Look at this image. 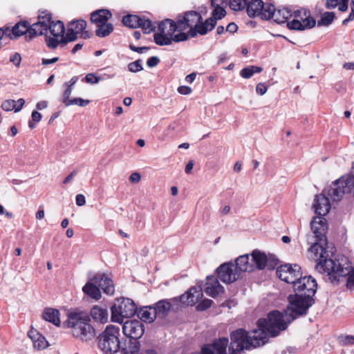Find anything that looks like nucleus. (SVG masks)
Masks as SVG:
<instances>
[{
  "label": "nucleus",
  "instance_id": "nucleus-1",
  "mask_svg": "<svg viewBox=\"0 0 354 354\" xmlns=\"http://www.w3.org/2000/svg\"><path fill=\"white\" fill-rule=\"evenodd\" d=\"M215 27L214 19H207L204 22L201 15L194 10L179 14L176 21L167 19L158 26L160 32L153 35L154 41L159 46H167L205 35Z\"/></svg>",
  "mask_w": 354,
  "mask_h": 354
},
{
  "label": "nucleus",
  "instance_id": "nucleus-2",
  "mask_svg": "<svg viewBox=\"0 0 354 354\" xmlns=\"http://www.w3.org/2000/svg\"><path fill=\"white\" fill-rule=\"evenodd\" d=\"M266 342L267 334L262 328L250 332L239 328L230 333V344L228 338H218L212 344L205 345L201 349V354H227L228 345L230 354H240L244 350L256 348Z\"/></svg>",
  "mask_w": 354,
  "mask_h": 354
},
{
  "label": "nucleus",
  "instance_id": "nucleus-3",
  "mask_svg": "<svg viewBox=\"0 0 354 354\" xmlns=\"http://www.w3.org/2000/svg\"><path fill=\"white\" fill-rule=\"evenodd\" d=\"M310 251L317 261L315 268L319 273L328 276L333 284L338 283L341 279L346 277V288L354 290V269L346 257L342 255L335 259L328 258V252L317 243L311 245Z\"/></svg>",
  "mask_w": 354,
  "mask_h": 354
},
{
  "label": "nucleus",
  "instance_id": "nucleus-4",
  "mask_svg": "<svg viewBox=\"0 0 354 354\" xmlns=\"http://www.w3.org/2000/svg\"><path fill=\"white\" fill-rule=\"evenodd\" d=\"M66 324L71 328L73 337L82 341H89L95 335V328L91 324V318L86 312H70Z\"/></svg>",
  "mask_w": 354,
  "mask_h": 354
},
{
  "label": "nucleus",
  "instance_id": "nucleus-5",
  "mask_svg": "<svg viewBox=\"0 0 354 354\" xmlns=\"http://www.w3.org/2000/svg\"><path fill=\"white\" fill-rule=\"evenodd\" d=\"M290 317L288 312L284 313L277 310H274L268 315L267 319H260L258 320V328H262L266 334L268 333L271 336L275 337L278 335L280 331L285 330L288 326V319Z\"/></svg>",
  "mask_w": 354,
  "mask_h": 354
},
{
  "label": "nucleus",
  "instance_id": "nucleus-6",
  "mask_svg": "<svg viewBox=\"0 0 354 354\" xmlns=\"http://www.w3.org/2000/svg\"><path fill=\"white\" fill-rule=\"evenodd\" d=\"M38 19L39 21L33 24V27L30 32V35H42L49 30L53 37H64L65 28L62 21H57L55 22L51 21V16L49 14H46L44 16L39 15Z\"/></svg>",
  "mask_w": 354,
  "mask_h": 354
},
{
  "label": "nucleus",
  "instance_id": "nucleus-7",
  "mask_svg": "<svg viewBox=\"0 0 354 354\" xmlns=\"http://www.w3.org/2000/svg\"><path fill=\"white\" fill-rule=\"evenodd\" d=\"M120 329L113 325L107 326L98 337V347L105 354H114L120 349Z\"/></svg>",
  "mask_w": 354,
  "mask_h": 354
},
{
  "label": "nucleus",
  "instance_id": "nucleus-8",
  "mask_svg": "<svg viewBox=\"0 0 354 354\" xmlns=\"http://www.w3.org/2000/svg\"><path fill=\"white\" fill-rule=\"evenodd\" d=\"M327 194L333 201H339L346 194L354 196V174L344 175L335 180Z\"/></svg>",
  "mask_w": 354,
  "mask_h": 354
},
{
  "label": "nucleus",
  "instance_id": "nucleus-9",
  "mask_svg": "<svg viewBox=\"0 0 354 354\" xmlns=\"http://www.w3.org/2000/svg\"><path fill=\"white\" fill-rule=\"evenodd\" d=\"M111 319L113 322L122 324L124 318L133 316L137 312L135 302L129 298L117 299L111 308Z\"/></svg>",
  "mask_w": 354,
  "mask_h": 354
},
{
  "label": "nucleus",
  "instance_id": "nucleus-10",
  "mask_svg": "<svg viewBox=\"0 0 354 354\" xmlns=\"http://www.w3.org/2000/svg\"><path fill=\"white\" fill-rule=\"evenodd\" d=\"M288 305L287 310L290 313L288 314L290 322L295 319L298 316L304 315L307 313L308 310L314 303V298L303 297V295H290L288 297Z\"/></svg>",
  "mask_w": 354,
  "mask_h": 354
},
{
  "label": "nucleus",
  "instance_id": "nucleus-11",
  "mask_svg": "<svg viewBox=\"0 0 354 354\" xmlns=\"http://www.w3.org/2000/svg\"><path fill=\"white\" fill-rule=\"evenodd\" d=\"M292 15L295 19L288 22L289 29L295 30H304L315 27V20L310 17V12L306 9L297 10Z\"/></svg>",
  "mask_w": 354,
  "mask_h": 354
},
{
  "label": "nucleus",
  "instance_id": "nucleus-12",
  "mask_svg": "<svg viewBox=\"0 0 354 354\" xmlns=\"http://www.w3.org/2000/svg\"><path fill=\"white\" fill-rule=\"evenodd\" d=\"M292 288L296 295H303V297L313 298L317 291V284L311 276L302 277L301 273L299 279L292 283Z\"/></svg>",
  "mask_w": 354,
  "mask_h": 354
},
{
  "label": "nucleus",
  "instance_id": "nucleus-13",
  "mask_svg": "<svg viewBox=\"0 0 354 354\" xmlns=\"http://www.w3.org/2000/svg\"><path fill=\"white\" fill-rule=\"evenodd\" d=\"M277 277L288 283L292 284L295 280L300 277L301 268L297 264H285L277 268L276 271Z\"/></svg>",
  "mask_w": 354,
  "mask_h": 354
},
{
  "label": "nucleus",
  "instance_id": "nucleus-14",
  "mask_svg": "<svg viewBox=\"0 0 354 354\" xmlns=\"http://www.w3.org/2000/svg\"><path fill=\"white\" fill-rule=\"evenodd\" d=\"M218 278L225 283H232L239 278L238 271L232 261L221 264L217 269Z\"/></svg>",
  "mask_w": 354,
  "mask_h": 354
},
{
  "label": "nucleus",
  "instance_id": "nucleus-15",
  "mask_svg": "<svg viewBox=\"0 0 354 354\" xmlns=\"http://www.w3.org/2000/svg\"><path fill=\"white\" fill-rule=\"evenodd\" d=\"M267 10L265 11L263 17L266 20L272 19L279 24H288V19L292 16V11L288 8L275 10L272 4L267 5Z\"/></svg>",
  "mask_w": 354,
  "mask_h": 354
},
{
  "label": "nucleus",
  "instance_id": "nucleus-16",
  "mask_svg": "<svg viewBox=\"0 0 354 354\" xmlns=\"http://www.w3.org/2000/svg\"><path fill=\"white\" fill-rule=\"evenodd\" d=\"M122 331L128 338L140 339L145 331L144 325L137 319L127 320L124 322Z\"/></svg>",
  "mask_w": 354,
  "mask_h": 354
},
{
  "label": "nucleus",
  "instance_id": "nucleus-17",
  "mask_svg": "<svg viewBox=\"0 0 354 354\" xmlns=\"http://www.w3.org/2000/svg\"><path fill=\"white\" fill-rule=\"evenodd\" d=\"M86 27V22L83 19L71 21L68 24L66 36L61 38V42L66 44L75 41L78 34L84 30Z\"/></svg>",
  "mask_w": 354,
  "mask_h": 354
},
{
  "label": "nucleus",
  "instance_id": "nucleus-18",
  "mask_svg": "<svg viewBox=\"0 0 354 354\" xmlns=\"http://www.w3.org/2000/svg\"><path fill=\"white\" fill-rule=\"evenodd\" d=\"M33 27V24L30 26L28 21H20L17 23L12 28H7V32L9 35L10 39L17 38L21 35H25L26 40H31L37 35H30V32Z\"/></svg>",
  "mask_w": 354,
  "mask_h": 354
},
{
  "label": "nucleus",
  "instance_id": "nucleus-19",
  "mask_svg": "<svg viewBox=\"0 0 354 354\" xmlns=\"http://www.w3.org/2000/svg\"><path fill=\"white\" fill-rule=\"evenodd\" d=\"M91 280L95 284L98 285L105 294L108 295H113L115 287L112 279L107 274L98 272Z\"/></svg>",
  "mask_w": 354,
  "mask_h": 354
},
{
  "label": "nucleus",
  "instance_id": "nucleus-20",
  "mask_svg": "<svg viewBox=\"0 0 354 354\" xmlns=\"http://www.w3.org/2000/svg\"><path fill=\"white\" fill-rule=\"evenodd\" d=\"M203 296V293L201 286H193L185 294L182 295L179 297V300L183 304L194 306L202 299Z\"/></svg>",
  "mask_w": 354,
  "mask_h": 354
},
{
  "label": "nucleus",
  "instance_id": "nucleus-21",
  "mask_svg": "<svg viewBox=\"0 0 354 354\" xmlns=\"http://www.w3.org/2000/svg\"><path fill=\"white\" fill-rule=\"evenodd\" d=\"M267 5L261 0H251L247 3V13L250 17H259L262 19H265L263 15L267 10Z\"/></svg>",
  "mask_w": 354,
  "mask_h": 354
},
{
  "label": "nucleus",
  "instance_id": "nucleus-22",
  "mask_svg": "<svg viewBox=\"0 0 354 354\" xmlns=\"http://www.w3.org/2000/svg\"><path fill=\"white\" fill-rule=\"evenodd\" d=\"M310 226L316 238L319 241H322L325 238L327 232L326 219L321 217V216H317L311 221Z\"/></svg>",
  "mask_w": 354,
  "mask_h": 354
},
{
  "label": "nucleus",
  "instance_id": "nucleus-23",
  "mask_svg": "<svg viewBox=\"0 0 354 354\" xmlns=\"http://www.w3.org/2000/svg\"><path fill=\"white\" fill-rule=\"evenodd\" d=\"M205 292L212 297H215L224 292L223 287L219 283L218 279L214 276H208L206 278Z\"/></svg>",
  "mask_w": 354,
  "mask_h": 354
},
{
  "label": "nucleus",
  "instance_id": "nucleus-24",
  "mask_svg": "<svg viewBox=\"0 0 354 354\" xmlns=\"http://www.w3.org/2000/svg\"><path fill=\"white\" fill-rule=\"evenodd\" d=\"M313 207L318 216H324L330 209L329 198L323 194L317 195Z\"/></svg>",
  "mask_w": 354,
  "mask_h": 354
},
{
  "label": "nucleus",
  "instance_id": "nucleus-25",
  "mask_svg": "<svg viewBox=\"0 0 354 354\" xmlns=\"http://www.w3.org/2000/svg\"><path fill=\"white\" fill-rule=\"evenodd\" d=\"M239 276L242 272H250L254 270V266L251 261L249 254L239 256L234 263Z\"/></svg>",
  "mask_w": 354,
  "mask_h": 354
},
{
  "label": "nucleus",
  "instance_id": "nucleus-26",
  "mask_svg": "<svg viewBox=\"0 0 354 354\" xmlns=\"http://www.w3.org/2000/svg\"><path fill=\"white\" fill-rule=\"evenodd\" d=\"M109 310L107 308L95 305L92 307L90 311L89 317L95 322L105 324L109 320Z\"/></svg>",
  "mask_w": 354,
  "mask_h": 354
},
{
  "label": "nucleus",
  "instance_id": "nucleus-27",
  "mask_svg": "<svg viewBox=\"0 0 354 354\" xmlns=\"http://www.w3.org/2000/svg\"><path fill=\"white\" fill-rule=\"evenodd\" d=\"M28 335L32 340L35 348L43 350L48 346V341L37 330L31 329Z\"/></svg>",
  "mask_w": 354,
  "mask_h": 354
},
{
  "label": "nucleus",
  "instance_id": "nucleus-28",
  "mask_svg": "<svg viewBox=\"0 0 354 354\" xmlns=\"http://www.w3.org/2000/svg\"><path fill=\"white\" fill-rule=\"evenodd\" d=\"M112 15L108 10H99L93 12L91 15L92 23L99 26L100 24H108L107 21L111 17Z\"/></svg>",
  "mask_w": 354,
  "mask_h": 354
},
{
  "label": "nucleus",
  "instance_id": "nucleus-29",
  "mask_svg": "<svg viewBox=\"0 0 354 354\" xmlns=\"http://www.w3.org/2000/svg\"><path fill=\"white\" fill-rule=\"evenodd\" d=\"M155 312L153 306H149L142 307L139 310H137L136 313L141 321L151 323L157 317Z\"/></svg>",
  "mask_w": 354,
  "mask_h": 354
},
{
  "label": "nucleus",
  "instance_id": "nucleus-30",
  "mask_svg": "<svg viewBox=\"0 0 354 354\" xmlns=\"http://www.w3.org/2000/svg\"><path fill=\"white\" fill-rule=\"evenodd\" d=\"M251 261L254 266V269L263 270L267 263V257L264 253L255 250L251 254Z\"/></svg>",
  "mask_w": 354,
  "mask_h": 354
},
{
  "label": "nucleus",
  "instance_id": "nucleus-31",
  "mask_svg": "<svg viewBox=\"0 0 354 354\" xmlns=\"http://www.w3.org/2000/svg\"><path fill=\"white\" fill-rule=\"evenodd\" d=\"M171 308V304L168 299H162L158 301L155 306L153 309L155 310L156 316L160 318L165 317L170 311Z\"/></svg>",
  "mask_w": 354,
  "mask_h": 354
},
{
  "label": "nucleus",
  "instance_id": "nucleus-32",
  "mask_svg": "<svg viewBox=\"0 0 354 354\" xmlns=\"http://www.w3.org/2000/svg\"><path fill=\"white\" fill-rule=\"evenodd\" d=\"M59 315V310L48 308L44 310L42 317L46 321L51 322L55 326H59L60 325V319Z\"/></svg>",
  "mask_w": 354,
  "mask_h": 354
},
{
  "label": "nucleus",
  "instance_id": "nucleus-33",
  "mask_svg": "<svg viewBox=\"0 0 354 354\" xmlns=\"http://www.w3.org/2000/svg\"><path fill=\"white\" fill-rule=\"evenodd\" d=\"M82 290L92 299L98 300L101 298L100 290L94 283L87 282L82 288Z\"/></svg>",
  "mask_w": 354,
  "mask_h": 354
},
{
  "label": "nucleus",
  "instance_id": "nucleus-34",
  "mask_svg": "<svg viewBox=\"0 0 354 354\" xmlns=\"http://www.w3.org/2000/svg\"><path fill=\"white\" fill-rule=\"evenodd\" d=\"M140 21H142V18L133 15H129L122 18V24L131 28H138Z\"/></svg>",
  "mask_w": 354,
  "mask_h": 354
},
{
  "label": "nucleus",
  "instance_id": "nucleus-35",
  "mask_svg": "<svg viewBox=\"0 0 354 354\" xmlns=\"http://www.w3.org/2000/svg\"><path fill=\"white\" fill-rule=\"evenodd\" d=\"M123 354H138L140 351V342L138 339L129 338V342L122 349Z\"/></svg>",
  "mask_w": 354,
  "mask_h": 354
},
{
  "label": "nucleus",
  "instance_id": "nucleus-36",
  "mask_svg": "<svg viewBox=\"0 0 354 354\" xmlns=\"http://www.w3.org/2000/svg\"><path fill=\"white\" fill-rule=\"evenodd\" d=\"M113 30V26L110 23L100 24V26L96 28L95 34L100 37H105L111 33Z\"/></svg>",
  "mask_w": 354,
  "mask_h": 354
},
{
  "label": "nucleus",
  "instance_id": "nucleus-37",
  "mask_svg": "<svg viewBox=\"0 0 354 354\" xmlns=\"http://www.w3.org/2000/svg\"><path fill=\"white\" fill-rule=\"evenodd\" d=\"M263 71V68L257 66H250L245 68H243L241 72L240 75L242 77L245 79L250 78L254 73H261Z\"/></svg>",
  "mask_w": 354,
  "mask_h": 354
},
{
  "label": "nucleus",
  "instance_id": "nucleus-38",
  "mask_svg": "<svg viewBox=\"0 0 354 354\" xmlns=\"http://www.w3.org/2000/svg\"><path fill=\"white\" fill-rule=\"evenodd\" d=\"M335 17V14L330 12H324L321 17V19L318 21V26H328L332 23Z\"/></svg>",
  "mask_w": 354,
  "mask_h": 354
},
{
  "label": "nucleus",
  "instance_id": "nucleus-39",
  "mask_svg": "<svg viewBox=\"0 0 354 354\" xmlns=\"http://www.w3.org/2000/svg\"><path fill=\"white\" fill-rule=\"evenodd\" d=\"M247 0H230L229 2L230 8L235 11H241L245 7L247 8Z\"/></svg>",
  "mask_w": 354,
  "mask_h": 354
},
{
  "label": "nucleus",
  "instance_id": "nucleus-40",
  "mask_svg": "<svg viewBox=\"0 0 354 354\" xmlns=\"http://www.w3.org/2000/svg\"><path fill=\"white\" fill-rule=\"evenodd\" d=\"M140 24L139 27L141 28L142 31L146 34L150 33L155 30V26L149 19L142 18V21H140Z\"/></svg>",
  "mask_w": 354,
  "mask_h": 354
},
{
  "label": "nucleus",
  "instance_id": "nucleus-41",
  "mask_svg": "<svg viewBox=\"0 0 354 354\" xmlns=\"http://www.w3.org/2000/svg\"><path fill=\"white\" fill-rule=\"evenodd\" d=\"M214 9L212 12V17H209V19H214L215 26L216 25V20L221 19L224 17L226 15V12L224 9V6H218L214 7Z\"/></svg>",
  "mask_w": 354,
  "mask_h": 354
},
{
  "label": "nucleus",
  "instance_id": "nucleus-42",
  "mask_svg": "<svg viewBox=\"0 0 354 354\" xmlns=\"http://www.w3.org/2000/svg\"><path fill=\"white\" fill-rule=\"evenodd\" d=\"M58 38L59 37H51L50 36H46V42L47 46L52 49H55L57 47L59 44H65L64 43L61 42V39L59 40Z\"/></svg>",
  "mask_w": 354,
  "mask_h": 354
},
{
  "label": "nucleus",
  "instance_id": "nucleus-43",
  "mask_svg": "<svg viewBox=\"0 0 354 354\" xmlns=\"http://www.w3.org/2000/svg\"><path fill=\"white\" fill-rule=\"evenodd\" d=\"M129 71L136 73L143 69L142 66V61L138 59L135 62H131L128 65Z\"/></svg>",
  "mask_w": 354,
  "mask_h": 354
},
{
  "label": "nucleus",
  "instance_id": "nucleus-44",
  "mask_svg": "<svg viewBox=\"0 0 354 354\" xmlns=\"http://www.w3.org/2000/svg\"><path fill=\"white\" fill-rule=\"evenodd\" d=\"M16 105L17 102L15 100H7L2 103L1 108L6 111H10L15 110Z\"/></svg>",
  "mask_w": 354,
  "mask_h": 354
},
{
  "label": "nucleus",
  "instance_id": "nucleus-45",
  "mask_svg": "<svg viewBox=\"0 0 354 354\" xmlns=\"http://www.w3.org/2000/svg\"><path fill=\"white\" fill-rule=\"evenodd\" d=\"M73 88L68 86H66V88L63 93L62 102L65 104V106H69V102L71 100L69 99L70 95H71Z\"/></svg>",
  "mask_w": 354,
  "mask_h": 354
},
{
  "label": "nucleus",
  "instance_id": "nucleus-46",
  "mask_svg": "<svg viewBox=\"0 0 354 354\" xmlns=\"http://www.w3.org/2000/svg\"><path fill=\"white\" fill-rule=\"evenodd\" d=\"M90 101L88 100H84L80 97H75L73 99H71V100L69 102V106L71 105H78L80 106H86L89 104Z\"/></svg>",
  "mask_w": 354,
  "mask_h": 354
},
{
  "label": "nucleus",
  "instance_id": "nucleus-47",
  "mask_svg": "<svg viewBox=\"0 0 354 354\" xmlns=\"http://www.w3.org/2000/svg\"><path fill=\"white\" fill-rule=\"evenodd\" d=\"M212 303V300L209 299H204L198 304L196 309L201 311L205 310L211 307Z\"/></svg>",
  "mask_w": 354,
  "mask_h": 354
},
{
  "label": "nucleus",
  "instance_id": "nucleus-48",
  "mask_svg": "<svg viewBox=\"0 0 354 354\" xmlns=\"http://www.w3.org/2000/svg\"><path fill=\"white\" fill-rule=\"evenodd\" d=\"M340 343L343 346H348L354 344V336L353 335H346L344 337H342L340 338Z\"/></svg>",
  "mask_w": 354,
  "mask_h": 354
},
{
  "label": "nucleus",
  "instance_id": "nucleus-49",
  "mask_svg": "<svg viewBox=\"0 0 354 354\" xmlns=\"http://www.w3.org/2000/svg\"><path fill=\"white\" fill-rule=\"evenodd\" d=\"M10 61L15 64L16 66H19L20 65L21 57L19 53H15L12 55L10 57Z\"/></svg>",
  "mask_w": 354,
  "mask_h": 354
},
{
  "label": "nucleus",
  "instance_id": "nucleus-50",
  "mask_svg": "<svg viewBox=\"0 0 354 354\" xmlns=\"http://www.w3.org/2000/svg\"><path fill=\"white\" fill-rule=\"evenodd\" d=\"M86 82L90 84H97L100 81V77L95 76L93 73H88L85 77Z\"/></svg>",
  "mask_w": 354,
  "mask_h": 354
},
{
  "label": "nucleus",
  "instance_id": "nucleus-51",
  "mask_svg": "<svg viewBox=\"0 0 354 354\" xmlns=\"http://www.w3.org/2000/svg\"><path fill=\"white\" fill-rule=\"evenodd\" d=\"M160 62V59L156 56H153L149 57L147 61V65L149 68H153L156 66Z\"/></svg>",
  "mask_w": 354,
  "mask_h": 354
},
{
  "label": "nucleus",
  "instance_id": "nucleus-52",
  "mask_svg": "<svg viewBox=\"0 0 354 354\" xmlns=\"http://www.w3.org/2000/svg\"><path fill=\"white\" fill-rule=\"evenodd\" d=\"M267 86L263 83L257 84L256 86V91L258 94L263 95L267 92Z\"/></svg>",
  "mask_w": 354,
  "mask_h": 354
},
{
  "label": "nucleus",
  "instance_id": "nucleus-53",
  "mask_svg": "<svg viewBox=\"0 0 354 354\" xmlns=\"http://www.w3.org/2000/svg\"><path fill=\"white\" fill-rule=\"evenodd\" d=\"M178 92L182 95H188L192 93V88L187 86H180L178 88Z\"/></svg>",
  "mask_w": 354,
  "mask_h": 354
},
{
  "label": "nucleus",
  "instance_id": "nucleus-54",
  "mask_svg": "<svg viewBox=\"0 0 354 354\" xmlns=\"http://www.w3.org/2000/svg\"><path fill=\"white\" fill-rule=\"evenodd\" d=\"M129 48L131 50L134 51V52H137L138 53H143L144 52L147 51L149 50V48L148 47H146V46H142V47H137V46H135L132 44H131L129 46Z\"/></svg>",
  "mask_w": 354,
  "mask_h": 354
},
{
  "label": "nucleus",
  "instance_id": "nucleus-55",
  "mask_svg": "<svg viewBox=\"0 0 354 354\" xmlns=\"http://www.w3.org/2000/svg\"><path fill=\"white\" fill-rule=\"evenodd\" d=\"M75 201H76V204L78 206H83L85 203H86V200H85V197L83 194H77L75 197Z\"/></svg>",
  "mask_w": 354,
  "mask_h": 354
},
{
  "label": "nucleus",
  "instance_id": "nucleus-56",
  "mask_svg": "<svg viewBox=\"0 0 354 354\" xmlns=\"http://www.w3.org/2000/svg\"><path fill=\"white\" fill-rule=\"evenodd\" d=\"M140 174L138 172H134L131 174L129 177V180L133 183H137L140 180Z\"/></svg>",
  "mask_w": 354,
  "mask_h": 354
},
{
  "label": "nucleus",
  "instance_id": "nucleus-57",
  "mask_svg": "<svg viewBox=\"0 0 354 354\" xmlns=\"http://www.w3.org/2000/svg\"><path fill=\"white\" fill-rule=\"evenodd\" d=\"M227 3V0H211L212 7L224 6Z\"/></svg>",
  "mask_w": 354,
  "mask_h": 354
},
{
  "label": "nucleus",
  "instance_id": "nucleus-58",
  "mask_svg": "<svg viewBox=\"0 0 354 354\" xmlns=\"http://www.w3.org/2000/svg\"><path fill=\"white\" fill-rule=\"evenodd\" d=\"M338 0H326V6L328 9H332L337 6Z\"/></svg>",
  "mask_w": 354,
  "mask_h": 354
},
{
  "label": "nucleus",
  "instance_id": "nucleus-59",
  "mask_svg": "<svg viewBox=\"0 0 354 354\" xmlns=\"http://www.w3.org/2000/svg\"><path fill=\"white\" fill-rule=\"evenodd\" d=\"M31 117H32V119L34 122H38L41 120V115L40 113H39L38 111H33L32 112V115H31Z\"/></svg>",
  "mask_w": 354,
  "mask_h": 354
},
{
  "label": "nucleus",
  "instance_id": "nucleus-60",
  "mask_svg": "<svg viewBox=\"0 0 354 354\" xmlns=\"http://www.w3.org/2000/svg\"><path fill=\"white\" fill-rule=\"evenodd\" d=\"M16 102L17 105L15 108V111L18 112L22 109L23 106L24 105L25 100L23 98H20L17 101H16Z\"/></svg>",
  "mask_w": 354,
  "mask_h": 354
},
{
  "label": "nucleus",
  "instance_id": "nucleus-61",
  "mask_svg": "<svg viewBox=\"0 0 354 354\" xmlns=\"http://www.w3.org/2000/svg\"><path fill=\"white\" fill-rule=\"evenodd\" d=\"M57 60H58V57H53L52 59H45V58H43L41 59V64L43 65H48V64H51L55 63Z\"/></svg>",
  "mask_w": 354,
  "mask_h": 354
},
{
  "label": "nucleus",
  "instance_id": "nucleus-62",
  "mask_svg": "<svg viewBox=\"0 0 354 354\" xmlns=\"http://www.w3.org/2000/svg\"><path fill=\"white\" fill-rule=\"evenodd\" d=\"M237 28H238V26H236V24L234 23H230L227 28H226V30L230 32H235L236 30H237Z\"/></svg>",
  "mask_w": 354,
  "mask_h": 354
},
{
  "label": "nucleus",
  "instance_id": "nucleus-63",
  "mask_svg": "<svg viewBox=\"0 0 354 354\" xmlns=\"http://www.w3.org/2000/svg\"><path fill=\"white\" fill-rule=\"evenodd\" d=\"M78 80V77L77 76L73 77L69 82L65 83V86H68L73 88V86L76 84Z\"/></svg>",
  "mask_w": 354,
  "mask_h": 354
},
{
  "label": "nucleus",
  "instance_id": "nucleus-64",
  "mask_svg": "<svg viewBox=\"0 0 354 354\" xmlns=\"http://www.w3.org/2000/svg\"><path fill=\"white\" fill-rule=\"evenodd\" d=\"M194 167V161L189 160L185 166V171L186 174H190Z\"/></svg>",
  "mask_w": 354,
  "mask_h": 354
}]
</instances>
